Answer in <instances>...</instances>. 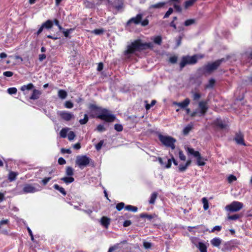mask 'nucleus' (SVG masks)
I'll list each match as a JSON object with an SVG mask.
<instances>
[{
    "mask_svg": "<svg viewBox=\"0 0 252 252\" xmlns=\"http://www.w3.org/2000/svg\"><path fill=\"white\" fill-rule=\"evenodd\" d=\"M90 159H91V158H77L76 164L82 169L86 167L90 163L92 166H94V163L90 161Z\"/></svg>",
    "mask_w": 252,
    "mask_h": 252,
    "instance_id": "9",
    "label": "nucleus"
},
{
    "mask_svg": "<svg viewBox=\"0 0 252 252\" xmlns=\"http://www.w3.org/2000/svg\"><path fill=\"white\" fill-rule=\"evenodd\" d=\"M210 242L213 246L219 248L222 242V240L219 237H215L212 239Z\"/></svg>",
    "mask_w": 252,
    "mask_h": 252,
    "instance_id": "20",
    "label": "nucleus"
},
{
    "mask_svg": "<svg viewBox=\"0 0 252 252\" xmlns=\"http://www.w3.org/2000/svg\"><path fill=\"white\" fill-rule=\"evenodd\" d=\"M88 120L89 118L87 114H85L84 116V118L83 119H80L79 121V122L81 125H85L88 122Z\"/></svg>",
    "mask_w": 252,
    "mask_h": 252,
    "instance_id": "44",
    "label": "nucleus"
},
{
    "mask_svg": "<svg viewBox=\"0 0 252 252\" xmlns=\"http://www.w3.org/2000/svg\"><path fill=\"white\" fill-rule=\"evenodd\" d=\"M125 204L124 202H121L117 204L116 205V209L118 211H120L122 210L124 207Z\"/></svg>",
    "mask_w": 252,
    "mask_h": 252,
    "instance_id": "54",
    "label": "nucleus"
},
{
    "mask_svg": "<svg viewBox=\"0 0 252 252\" xmlns=\"http://www.w3.org/2000/svg\"><path fill=\"white\" fill-rule=\"evenodd\" d=\"M110 220L105 217H103L101 219V223L102 225L107 228L108 225L110 224Z\"/></svg>",
    "mask_w": 252,
    "mask_h": 252,
    "instance_id": "24",
    "label": "nucleus"
},
{
    "mask_svg": "<svg viewBox=\"0 0 252 252\" xmlns=\"http://www.w3.org/2000/svg\"><path fill=\"white\" fill-rule=\"evenodd\" d=\"M224 61V58L218 60L212 63H208L207 64L204 65L203 67L200 68L199 70H202L204 73H211L214 70L218 69L221 63Z\"/></svg>",
    "mask_w": 252,
    "mask_h": 252,
    "instance_id": "5",
    "label": "nucleus"
},
{
    "mask_svg": "<svg viewBox=\"0 0 252 252\" xmlns=\"http://www.w3.org/2000/svg\"><path fill=\"white\" fill-rule=\"evenodd\" d=\"M53 27V23L52 21L51 20H48L42 23L41 27L36 32V34L37 35H39L42 32L44 29L46 30H49L51 29Z\"/></svg>",
    "mask_w": 252,
    "mask_h": 252,
    "instance_id": "10",
    "label": "nucleus"
},
{
    "mask_svg": "<svg viewBox=\"0 0 252 252\" xmlns=\"http://www.w3.org/2000/svg\"><path fill=\"white\" fill-rule=\"evenodd\" d=\"M143 246L146 249H150L152 247V243L144 241L143 242Z\"/></svg>",
    "mask_w": 252,
    "mask_h": 252,
    "instance_id": "58",
    "label": "nucleus"
},
{
    "mask_svg": "<svg viewBox=\"0 0 252 252\" xmlns=\"http://www.w3.org/2000/svg\"><path fill=\"white\" fill-rule=\"evenodd\" d=\"M96 130L98 132H102L106 130V128L103 125L99 124L97 126Z\"/></svg>",
    "mask_w": 252,
    "mask_h": 252,
    "instance_id": "48",
    "label": "nucleus"
},
{
    "mask_svg": "<svg viewBox=\"0 0 252 252\" xmlns=\"http://www.w3.org/2000/svg\"><path fill=\"white\" fill-rule=\"evenodd\" d=\"M154 42L158 45H161L162 43V38L160 35L157 36L154 38Z\"/></svg>",
    "mask_w": 252,
    "mask_h": 252,
    "instance_id": "41",
    "label": "nucleus"
},
{
    "mask_svg": "<svg viewBox=\"0 0 252 252\" xmlns=\"http://www.w3.org/2000/svg\"><path fill=\"white\" fill-rule=\"evenodd\" d=\"M195 23V20L193 19H189L186 20L184 22V25L186 27L189 26L191 25L194 24Z\"/></svg>",
    "mask_w": 252,
    "mask_h": 252,
    "instance_id": "43",
    "label": "nucleus"
},
{
    "mask_svg": "<svg viewBox=\"0 0 252 252\" xmlns=\"http://www.w3.org/2000/svg\"><path fill=\"white\" fill-rule=\"evenodd\" d=\"M173 160V163L178 166V171L180 172H183L190 164L191 160L187 158H171Z\"/></svg>",
    "mask_w": 252,
    "mask_h": 252,
    "instance_id": "6",
    "label": "nucleus"
},
{
    "mask_svg": "<svg viewBox=\"0 0 252 252\" xmlns=\"http://www.w3.org/2000/svg\"><path fill=\"white\" fill-rule=\"evenodd\" d=\"M191 94H192V97L194 101L198 100L201 97V95L199 93L191 92Z\"/></svg>",
    "mask_w": 252,
    "mask_h": 252,
    "instance_id": "33",
    "label": "nucleus"
},
{
    "mask_svg": "<svg viewBox=\"0 0 252 252\" xmlns=\"http://www.w3.org/2000/svg\"><path fill=\"white\" fill-rule=\"evenodd\" d=\"M202 202L203 204L204 209L207 210L209 208V203L206 197H203L202 199Z\"/></svg>",
    "mask_w": 252,
    "mask_h": 252,
    "instance_id": "40",
    "label": "nucleus"
},
{
    "mask_svg": "<svg viewBox=\"0 0 252 252\" xmlns=\"http://www.w3.org/2000/svg\"><path fill=\"white\" fill-rule=\"evenodd\" d=\"M125 209L129 211H131L133 212H136L138 210V208L137 207L133 206L130 205H128L125 206Z\"/></svg>",
    "mask_w": 252,
    "mask_h": 252,
    "instance_id": "35",
    "label": "nucleus"
},
{
    "mask_svg": "<svg viewBox=\"0 0 252 252\" xmlns=\"http://www.w3.org/2000/svg\"><path fill=\"white\" fill-rule=\"evenodd\" d=\"M131 221L130 220H126L124 222L123 226L124 227H127L131 225Z\"/></svg>",
    "mask_w": 252,
    "mask_h": 252,
    "instance_id": "64",
    "label": "nucleus"
},
{
    "mask_svg": "<svg viewBox=\"0 0 252 252\" xmlns=\"http://www.w3.org/2000/svg\"><path fill=\"white\" fill-rule=\"evenodd\" d=\"M187 152L189 155L193 156L194 158H201L198 151H195L193 148H188Z\"/></svg>",
    "mask_w": 252,
    "mask_h": 252,
    "instance_id": "21",
    "label": "nucleus"
},
{
    "mask_svg": "<svg viewBox=\"0 0 252 252\" xmlns=\"http://www.w3.org/2000/svg\"><path fill=\"white\" fill-rule=\"evenodd\" d=\"M68 128H63L61 129L60 132V136L62 138H65L67 136V133L68 131Z\"/></svg>",
    "mask_w": 252,
    "mask_h": 252,
    "instance_id": "38",
    "label": "nucleus"
},
{
    "mask_svg": "<svg viewBox=\"0 0 252 252\" xmlns=\"http://www.w3.org/2000/svg\"><path fill=\"white\" fill-rule=\"evenodd\" d=\"M240 217H241L240 215H238V214H235V215H231V216L229 215L228 216V220H235L239 219Z\"/></svg>",
    "mask_w": 252,
    "mask_h": 252,
    "instance_id": "47",
    "label": "nucleus"
},
{
    "mask_svg": "<svg viewBox=\"0 0 252 252\" xmlns=\"http://www.w3.org/2000/svg\"><path fill=\"white\" fill-rule=\"evenodd\" d=\"M18 173L14 171H10L8 175V179L10 182H12L16 179Z\"/></svg>",
    "mask_w": 252,
    "mask_h": 252,
    "instance_id": "22",
    "label": "nucleus"
},
{
    "mask_svg": "<svg viewBox=\"0 0 252 252\" xmlns=\"http://www.w3.org/2000/svg\"><path fill=\"white\" fill-rule=\"evenodd\" d=\"M59 115L63 120L66 121H69L74 117L72 113L65 111H60Z\"/></svg>",
    "mask_w": 252,
    "mask_h": 252,
    "instance_id": "12",
    "label": "nucleus"
},
{
    "mask_svg": "<svg viewBox=\"0 0 252 252\" xmlns=\"http://www.w3.org/2000/svg\"><path fill=\"white\" fill-rule=\"evenodd\" d=\"M34 86L33 84L32 83H30L27 85H24L21 87L20 90L22 91H25V90H31L34 88Z\"/></svg>",
    "mask_w": 252,
    "mask_h": 252,
    "instance_id": "23",
    "label": "nucleus"
},
{
    "mask_svg": "<svg viewBox=\"0 0 252 252\" xmlns=\"http://www.w3.org/2000/svg\"><path fill=\"white\" fill-rule=\"evenodd\" d=\"M64 107L66 108L70 109L73 107V104L71 101L68 100L65 102Z\"/></svg>",
    "mask_w": 252,
    "mask_h": 252,
    "instance_id": "49",
    "label": "nucleus"
},
{
    "mask_svg": "<svg viewBox=\"0 0 252 252\" xmlns=\"http://www.w3.org/2000/svg\"><path fill=\"white\" fill-rule=\"evenodd\" d=\"M221 229V226L217 225L214 227V228L212 229L211 232H214L215 231L217 230L218 231H220Z\"/></svg>",
    "mask_w": 252,
    "mask_h": 252,
    "instance_id": "62",
    "label": "nucleus"
},
{
    "mask_svg": "<svg viewBox=\"0 0 252 252\" xmlns=\"http://www.w3.org/2000/svg\"><path fill=\"white\" fill-rule=\"evenodd\" d=\"M173 10L172 8L170 7L168 9L167 11L165 14L164 16H163V18H168L172 13H173Z\"/></svg>",
    "mask_w": 252,
    "mask_h": 252,
    "instance_id": "55",
    "label": "nucleus"
},
{
    "mask_svg": "<svg viewBox=\"0 0 252 252\" xmlns=\"http://www.w3.org/2000/svg\"><path fill=\"white\" fill-rule=\"evenodd\" d=\"M27 230L28 231V233L30 235V236H31V240L32 241V242H34V237H33V234H32V231L31 230V229L29 227H27Z\"/></svg>",
    "mask_w": 252,
    "mask_h": 252,
    "instance_id": "60",
    "label": "nucleus"
},
{
    "mask_svg": "<svg viewBox=\"0 0 252 252\" xmlns=\"http://www.w3.org/2000/svg\"><path fill=\"white\" fill-rule=\"evenodd\" d=\"M232 246L230 242H226L224 245L223 247L221 249V251L222 252H225L226 251L231 250Z\"/></svg>",
    "mask_w": 252,
    "mask_h": 252,
    "instance_id": "36",
    "label": "nucleus"
},
{
    "mask_svg": "<svg viewBox=\"0 0 252 252\" xmlns=\"http://www.w3.org/2000/svg\"><path fill=\"white\" fill-rule=\"evenodd\" d=\"M155 215H149L146 213H142L140 215V217L141 218H147L148 220H152Z\"/></svg>",
    "mask_w": 252,
    "mask_h": 252,
    "instance_id": "34",
    "label": "nucleus"
},
{
    "mask_svg": "<svg viewBox=\"0 0 252 252\" xmlns=\"http://www.w3.org/2000/svg\"><path fill=\"white\" fill-rule=\"evenodd\" d=\"M165 4L164 2H159L157 3L152 4L150 6V8H160L163 7Z\"/></svg>",
    "mask_w": 252,
    "mask_h": 252,
    "instance_id": "31",
    "label": "nucleus"
},
{
    "mask_svg": "<svg viewBox=\"0 0 252 252\" xmlns=\"http://www.w3.org/2000/svg\"><path fill=\"white\" fill-rule=\"evenodd\" d=\"M75 137V134L73 131H70L68 133L67 138L69 141H71L73 139H74Z\"/></svg>",
    "mask_w": 252,
    "mask_h": 252,
    "instance_id": "52",
    "label": "nucleus"
},
{
    "mask_svg": "<svg viewBox=\"0 0 252 252\" xmlns=\"http://www.w3.org/2000/svg\"><path fill=\"white\" fill-rule=\"evenodd\" d=\"M216 81L214 79L211 78L209 80L208 83L205 85V89L213 88L215 86Z\"/></svg>",
    "mask_w": 252,
    "mask_h": 252,
    "instance_id": "27",
    "label": "nucleus"
},
{
    "mask_svg": "<svg viewBox=\"0 0 252 252\" xmlns=\"http://www.w3.org/2000/svg\"><path fill=\"white\" fill-rule=\"evenodd\" d=\"M58 95L60 98L63 99L66 97L67 93L64 90H60L58 92Z\"/></svg>",
    "mask_w": 252,
    "mask_h": 252,
    "instance_id": "26",
    "label": "nucleus"
},
{
    "mask_svg": "<svg viewBox=\"0 0 252 252\" xmlns=\"http://www.w3.org/2000/svg\"><path fill=\"white\" fill-rule=\"evenodd\" d=\"M207 160V158H196V163L198 166H203L205 164V161Z\"/></svg>",
    "mask_w": 252,
    "mask_h": 252,
    "instance_id": "37",
    "label": "nucleus"
},
{
    "mask_svg": "<svg viewBox=\"0 0 252 252\" xmlns=\"http://www.w3.org/2000/svg\"><path fill=\"white\" fill-rule=\"evenodd\" d=\"M104 143L103 140H100L97 144L95 145V148L97 150L101 149Z\"/></svg>",
    "mask_w": 252,
    "mask_h": 252,
    "instance_id": "59",
    "label": "nucleus"
},
{
    "mask_svg": "<svg viewBox=\"0 0 252 252\" xmlns=\"http://www.w3.org/2000/svg\"><path fill=\"white\" fill-rule=\"evenodd\" d=\"M23 191L25 193H34L37 191L38 189L30 184H26L23 188Z\"/></svg>",
    "mask_w": 252,
    "mask_h": 252,
    "instance_id": "16",
    "label": "nucleus"
},
{
    "mask_svg": "<svg viewBox=\"0 0 252 252\" xmlns=\"http://www.w3.org/2000/svg\"><path fill=\"white\" fill-rule=\"evenodd\" d=\"M62 181L66 184H69L72 183L74 181V178L71 176L64 177L61 179Z\"/></svg>",
    "mask_w": 252,
    "mask_h": 252,
    "instance_id": "25",
    "label": "nucleus"
},
{
    "mask_svg": "<svg viewBox=\"0 0 252 252\" xmlns=\"http://www.w3.org/2000/svg\"><path fill=\"white\" fill-rule=\"evenodd\" d=\"M236 177L233 175H230L228 177V182L229 183H232L233 182L236 181Z\"/></svg>",
    "mask_w": 252,
    "mask_h": 252,
    "instance_id": "56",
    "label": "nucleus"
},
{
    "mask_svg": "<svg viewBox=\"0 0 252 252\" xmlns=\"http://www.w3.org/2000/svg\"><path fill=\"white\" fill-rule=\"evenodd\" d=\"M158 193L156 192H153L150 198L149 202L150 204H154L158 196Z\"/></svg>",
    "mask_w": 252,
    "mask_h": 252,
    "instance_id": "30",
    "label": "nucleus"
},
{
    "mask_svg": "<svg viewBox=\"0 0 252 252\" xmlns=\"http://www.w3.org/2000/svg\"><path fill=\"white\" fill-rule=\"evenodd\" d=\"M215 125L220 127L221 129L224 128L225 127V125H224L222 122L220 120H217L215 122Z\"/></svg>",
    "mask_w": 252,
    "mask_h": 252,
    "instance_id": "46",
    "label": "nucleus"
},
{
    "mask_svg": "<svg viewBox=\"0 0 252 252\" xmlns=\"http://www.w3.org/2000/svg\"><path fill=\"white\" fill-rule=\"evenodd\" d=\"M190 103L189 98H186L183 101L181 102H174L173 104L180 107L181 108H185Z\"/></svg>",
    "mask_w": 252,
    "mask_h": 252,
    "instance_id": "18",
    "label": "nucleus"
},
{
    "mask_svg": "<svg viewBox=\"0 0 252 252\" xmlns=\"http://www.w3.org/2000/svg\"><path fill=\"white\" fill-rule=\"evenodd\" d=\"M153 44L152 43H143L141 39H136L127 46V49L125 51V54H132L136 51L141 52L147 49H153Z\"/></svg>",
    "mask_w": 252,
    "mask_h": 252,
    "instance_id": "2",
    "label": "nucleus"
},
{
    "mask_svg": "<svg viewBox=\"0 0 252 252\" xmlns=\"http://www.w3.org/2000/svg\"><path fill=\"white\" fill-rule=\"evenodd\" d=\"M198 57L197 55L192 56H184L182 57L180 63V70L187 64H194L197 62Z\"/></svg>",
    "mask_w": 252,
    "mask_h": 252,
    "instance_id": "7",
    "label": "nucleus"
},
{
    "mask_svg": "<svg viewBox=\"0 0 252 252\" xmlns=\"http://www.w3.org/2000/svg\"><path fill=\"white\" fill-rule=\"evenodd\" d=\"M158 138L162 145L166 148L171 149L172 151L177 152L179 155V158H186L183 152L179 148H176L175 143L176 139L169 135H164L161 133L158 134Z\"/></svg>",
    "mask_w": 252,
    "mask_h": 252,
    "instance_id": "3",
    "label": "nucleus"
},
{
    "mask_svg": "<svg viewBox=\"0 0 252 252\" xmlns=\"http://www.w3.org/2000/svg\"><path fill=\"white\" fill-rule=\"evenodd\" d=\"M234 140L238 145H246L244 141V134L241 132L236 134Z\"/></svg>",
    "mask_w": 252,
    "mask_h": 252,
    "instance_id": "15",
    "label": "nucleus"
},
{
    "mask_svg": "<svg viewBox=\"0 0 252 252\" xmlns=\"http://www.w3.org/2000/svg\"><path fill=\"white\" fill-rule=\"evenodd\" d=\"M159 162L163 168H169L173 160L171 158H158Z\"/></svg>",
    "mask_w": 252,
    "mask_h": 252,
    "instance_id": "14",
    "label": "nucleus"
},
{
    "mask_svg": "<svg viewBox=\"0 0 252 252\" xmlns=\"http://www.w3.org/2000/svg\"><path fill=\"white\" fill-rule=\"evenodd\" d=\"M114 128L116 131L118 132H121L123 130V127L122 125L119 124H116L114 125Z\"/></svg>",
    "mask_w": 252,
    "mask_h": 252,
    "instance_id": "50",
    "label": "nucleus"
},
{
    "mask_svg": "<svg viewBox=\"0 0 252 252\" xmlns=\"http://www.w3.org/2000/svg\"><path fill=\"white\" fill-rule=\"evenodd\" d=\"M243 207V204L240 202L234 201L225 206V209L230 212H236L240 211Z\"/></svg>",
    "mask_w": 252,
    "mask_h": 252,
    "instance_id": "8",
    "label": "nucleus"
},
{
    "mask_svg": "<svg viewBox=\"0 0 252 252\" xmlns=\"http://www.w3.org/2000/svg\"><path fill=\"white\" fill-rule=\"evenodd\" d=\"M198 106L200 109V113L201 115L204 116L206 113L208 107L207 106V101H201L198 103Z\"/></svg>",
    "mask_w": 252,
    "mask_h": 252,
    "instance_id": "13",
    "label": "nucleus"
},
{
    "mask_svg": "<svg viewBox=\"0 0 252 252\" xmlns=\"http://www.w3.org/2000/svg\"><path fill=\"white\" fill-rule=\"evenodd\" d=\"M53 187L55 189L59 191L64 196H65L66 194V192L65 189L61 187L58 184H55Z\"/></svg>",
    "mask_w": 252,
    "mask_h": 252,
    "instance_id": "29",
    "label": "nucleus"
},
{
    "mask_svg": "<svg viewBox=\"0 0 252 252\" xmlns=\"http://www.w3.org/2000/svg\"><path fill=\"white\" fill-rule=\"evenodd\" d=\"M65 174L67 176H72L74 174L73 169L70 166H67L66 168Z\"/></svg>",
    "mask_w": 252,
    "mask_h": 252,
    "instance_id": "32",
    "label": "nucleus"
},
{
    "mask_svg": "<svg viewBox=\"0 0 252 252\" xmlns=\"http://www.w3.org/2000/svg\"><path fill=\"white\" fill-rule=\"evenodd\" d=\"M104 31L103 29H96L91 31L92 33H94L96 35H100L104 32Z\"/></svg>",
    "mask_w": 252,
    "mask_h": 252,
    "instance_id": "42",
    "label": "nucleus"
},
{
    "mask_svg": "<svg viewBox=\"0 0 252 252\" xmlns=\"http://www.w3.org/2000/svg\"><path fill=\"white\" fill-rule=\"evenodd\" d=\"M157 101L156 100H152L150 104H146L145 105V108L146 110H149L151 107L153 106L156 103Z\"/></svg>",
    "mask_w": 252,
    "mask_h": 252,
    "instance_id": "51",
    "label": "nucleus"
},
{
    "mask_svg": "<svg viewBox=\"0 0 252 252\" xmlns=\"http://www.w3.org/2000/svg\"><path fill=\"white\" fill-rule=\"evenodd\" d=\"M113 6L118 11L124 7V2L122 0H115L113 3Z\"/></svg>",
    "mask_w": 252,
    "mask_h": 252,
    "instance_id": "19",
    "label": "nucleus"
},
{
    "mask_svg": "<svg viewBox=\"0 0 252 252\" xmlns=\"http://www.w3.org/2000/svg\"><path fill=\"white\" fill-rule=\"evenodd\" d=\"M192 128V125H188L183 129L184 134V135L188 134Z\"/></svg>",
    "mask_w": 252,
    "mask_h": 252,
    "instance_id": "39",
    "label": "nucleus"
},
{
    "mask_svg": "<svg viewBox=\"0 0 252 252\" xmlns=\"http://www.w3.org/2000/svg\"><path fill=\"white\" fill-rule=\"evenodd\" d=\"M74 30V29L70 28L69 29H67L66 31H63V33L64 36L65 37L70 38L71 37L69 36V33Z\"/></svg>",
    "mask_w": 252,
    "mask_h": 252,
    "instance_id": "45",
    "label": "nucleus"
},
{
    "mask_svg": "<svg viewBox=\"0 0 252 252\" xmlns=\"http://www.w3.org/2000/svg\"><path fill=\"white\" fill-rule=\"evenodd\" d=\"M3 75L6 77H11L13 75V73L12 71H6L3 73Z\"/></svg>",
    "mask_w": 252,
    "mask_h": 252,
    "instance_id": "61",
    "label": "nucleus"
},
{
    "mask_svg": "<svg viewBox=\"0 0 252 252\" xmlns=\"http://www.w3.org/2000/svg\"><path fill=\"white\" fill-rule=\"evenodd\" d=\"M192 242L200 252H207V247L204 243L201 242H197V239L196 238H193L192 240Z\"/></svg>",
    "mask_w": 252,
    "mask_h": 252,
    "instance_id": "11",
    "label": "nucleus"
},
{
    "mask_svg": "<svg viewBox=\"0 0 252 252\" xmlns=\"http://www.w3.org/2000/svg\"><path fill=\"white\" fill-rule=\"evenodd\" d=\"M143 14L142 13H139L136 15L135 17H133L129 19L126 23L127 26H130L132 24H134L135 25L140 24L142 27H145L149 24V21L147 18H145L142 20Z\"/></svg>",
    "mask_w": 252,
    "mask_h": 252,
    "instance_id": "4",
    "label": "nucleus"
},
{
    "mask_svg": "<svg viewBox=\"0 0 252 252\" xmlns=\"http://www.w3.org/2000/svg\"><path fill=\"white\" fill-rule=\"evenodd\" d=\"M90 117L92 118H97L106 122H113L115 120V116L109 113L107 109L103 108L95 104H89Z\"/></svg>",
    "mask_w": 252,
    "mask_h": 252,
    "instance_id": "1",
    "label": "nucleus"
},
{
    "mask_svg": "<svg viewBox=\"0 0 252 252\" xmlns=\"http://www.w3.org/2000/svg\"><path fill=\"white\" fill-rule=\"evenodd\" d=\"M17 92V90L15 87L9 88L7 89V92L10 94H15Z\"/></svg>",
    "mask_w": 252,
    "mask_h": 252,
    "instance_id": "53",
    "label": "nucleus"
},
{
    "mask_svg": "<svg viewBox=\"0 0 252 252\" xmlns=\"http://www.w3.org/2000/svg\"><path fill=\"white\" fill-rule=\"evenodd\" d=\"M51 179V177L45 178L42 180V182L44 185H46Z\"/></svg>",
    "mask_w": 252,
    "mask_h": 252,
    "instance_id": "63",
    "label": "nucleus"
},
{
    "mask_svg": "<svg viewBox=\"0 0 252 252\" xmlns=\"http://www.w3.org/2000/svg\"><path fill=\"white\" fill-rule=\"evenodd\" d=\"M42 92L41 91L34 89L29 98L31 100H37L39 98Z\"/></svg>",
    "mask_w": 252,
    "mask_h": 252,
    "instance_id": "17",
    "label": "nucleus"
},
{
    "mask_svg": "<svg viewBox=\"0 0 252 252\" xmlns=\"http://www.w3.org/2000/svg\"><path fill=\"white\" fill-rule=\"evenodd\" d=\"M196 1L197 0H189L186 1L184 3L185 8L187 9L189 7L192 6Z\"/></svg>",
    "mask_w": 252,
    "mask_h": 252,
    "instance_id": "28",
    "label": "nucleus"
},
{
    "mask_svg": "<svg viewBox=\"0 0 252 252\" xmlns=\"http://www.w3.org/2000/svg\"><path fill=\"white\" fill-rule=\"evenodd\" d=\"M178 58L176 56H173L169 58V62L172 63H177Z\"/></svg>",
    "mask_w": 252,
    "mask_h": 252,
    "instance_id": "57",
    "label": "nucleus"
}]
</instances>
